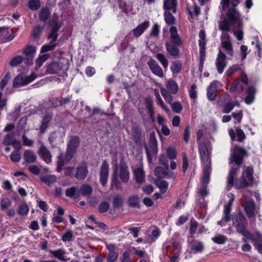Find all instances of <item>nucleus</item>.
<instances>
[{"label": "nucleus", "mask_w": 262, "mask_h": 262, "mask_svg": "<svg viewBox=\"0 0 262 262\" xmlns=\"http://www.w3.org/2000/svg\"><path fill=\"white\" fill-rule=\"evenodd\" d=\"M50 15V11L48 7H42L39 13V18L41 21L45 22L49 18Z\"/></svg>", "instance_id": "33"}, {"label": "nucleus", "mask_w": 262, "mask_h": 262, "mask_svg": "<svg viewBox=\"0 0 262 262\" xmlns=\"http://www.w3.org/2000/svg\"><path fill=\"white\" fill-rule=\"evenodd\" d=\"M215 65L219 74H222L226 67V56L221 50L219 51L217 54L215 60Z\"/></svg>", "instance_id": "12"}, {"label": "nucleus", "mask_w": 262, "mask_h": 262, "mask_svg": "<svg viewBox=\"0 0 262 262\" xmlns=\"http://www.w3.org/2000/svg\"><path fill=\"white\" fill-rule=\"evenodd\" d=\"M231 97L228 93H223L218 98L217 101V105L221 107L225 104L231 101Z\"/></svg>", "instance_id": "31"}, {"label": "nucleus", "mask_w": 262, "mask_h": 262, "mask_svg": "<svg viewBox=\"0 0 262 262\" xmlns=\"http://www.w3.org/2000/svg\"><path fill=\"white\" fill-rule=\"evenodd\" d=\"M110 205L107 202H102L98 206V211L100 213H105L107 211Z\"/></svg>", "instance_id": "63"}, {"label": "nucleus", "mask_w": 262, "mask_h": 262, "mask_svg": "<svg viewBox=\"0 0 262 262\" xmlns=\"http://www.w3.org/2000/svg\"><path fill=\"white\" fill-rule=\"evenodd\" d=\"M80 144V139L76 136H71L67 144V148L65 156L66 162L69 163L73 158Z\"/></svg>", "instance_id": "5"}, {"label": "nucleus", "mask_w": 262, "mask_h": 262, "mask_svg": "<svg viewBox=\"0 0 262 262\" xmlns=\"http://www.w3.org/2000/svg\"><path fill=\"white\" fill-rule=\"evenodd\" d=\"M222 46L225 49L227 54L232 56L233 55V49L231 41L221 42Z\"/></svg>", "instance_id": "40"}, {"label": "nucleus", "mask_w": 262, "mask_h": 262, "mask_svg": "<svg viewBox=\"0 0 262 262\" xmlns=\"http://www.w3.org/2000/svg\"><path fill=\"white\" fill-rule=\"evenodd\" d=\"M49 57L48 54H43L39 56L35 61V69L37 70L39 69Z\"/></svg>", "instance_id": "47"}, {"label": "nucleus", "mask_w": 262, "mask_h": 262, "mask_svg": "<svg viewBox=\"0 0 262 262\" xmlns=\"http://www.w3.org/2000/svg\"><path fill=\"white\" fill-rule=\"evenodd\" d=\"M156 185L159 188L160 191L162 193H164L166 191L168 184L166 181L162 180H158L156 181Z\"/></svg>", "instance_id": "46"}, {"label": "nucleus", "mask_w": 262, "mask_h": 262, "mask_svg": "<svg viewBox=\"0 0 262 262\" xmlns=\"http://www.w3.org/2000/svg\"><path fill=\"white\" fill-rule=\"evenodd\" d=\"M227 237L224 235H219L212 238V240L216 244L222 245L227 241Z\"/></svg>", "instance_id": "54"}, {"label": "nucleus", "mask_w": 262, "mask_h": 262, "mask_svg": "<svg viewBox=\"0 0 262 262\" xmlns=\"http://www.w3.org/2000/svg\"><path fill=\"white\" fill-rule=\"evenodd\" d=\"M155 95L157 100V103L159 105H160L163 109L167 113L169 112L168 107L165 105L164 102L163 101L158 90H155Z\"/></svg>", "instance_id": "44"}, {"label": "nucleus", "mask_w": 262, "mask_h": 262, "mask_svg": "<svg viewBox=\"0 0 262 262\" xmlns=\"http://www.w3.org/2000/svg\"><path fill=\"white\" fill-rule=\"evenodd\" d=\"M156 57L160 61L163 67L165 69H167L168 66V62L165 56L161 53H158L156 55Z\"/></svg>", "instance_id": "55"}, {"label": "nucleus", "mask_w": 262, "mask_h": 262, "mask_svg": "<svg viewBox=\"0 0 262 262\" xmlns=\"http://www.w3.org/2000/svg\"><path fill=\"white\" fill-rule=\"evenodd\" d=\"M133 173L136 182L139 184L143 183L145 181V175L142 165L135 168L133 170Z\"/></svg>", "instance_id": "21"}, {"label": "nucleus", "mask_w": 262, "mask_h": 262, "mask_svg": "<svg viewBox=\"0 0 262 262\" xmlns=\"http://www.w3.org/2000/svg\"><path fill=\"white\" fill-rule=\"evenodd\" d=\"M41 6L39 0H30L28 3V7L33 11L37 10Z\"/></svg>", "instance_id": "43"}, {"label": "nucleus", "mask_w": 262, "mask_h": 262, "mask_svg": "<svg viewBox=\"0 0 262 262\" xmlns=\"http://www.w3.org/2000/svg\"><path fill=\"white\" fill-rule=\"evenodd\" d=\"M216 80L212 81L207 89V96L209 100H214L217 96V84Z\"/></svg>", "instance_id": "17"}, {"label": "nucleus", "mask_w": 262, "mask_h": 262, "mask_svg": "<svg viewBox=\"0 0 262 262\" xmlns=\"http://www.w3.org/2000/svg\"><path fill=\"white\" fill-rule=\"evenodd\" d=\"M14 139L12 135L8 134L4 137V139L2 142L5 145H9L14 143Z\"/></svg>", "instance_id": "59"}, {"label": "nucleus", "mask_w": 262, "mask_h": 262, "mask_svg": "<svg viewBox=\"0 0 262 262\" xmlns=\"http://www.w3.org/2000/svg\"><path fill=\"white\" fill-rule=\"evenodd\" d=\"M227 19L220 21L219 24V27L220 30L223 31H229L230 30V25H234L237 21L231 23L228 19V16L226 15Z\"/></svg>", "instance_id": "29"}, {"label": "nucleus", "mask_w": 262, "mask_h": 262, "mask_svg": "<svg viewBox=\"0 0 262 262\" xmlns=\"http://www.w3.org/2000/svg\"><path fill=\"white\" fill-rule=\"evenodd\" d=\"M56 46V43L50 42L49 44L43 45L41 49V53H46L48 51H52Z\"/></svg>", "instance_id": "62"}, {"label": "nucleus", "mask_w": 262, "mask_h": 262, "mask_svg": "<svg viewBox=\"0 0 262 262\" xmlns=\"http://www.w3.org/2000/svg\"><path fill=\"white\" fill-rule=\"evenodd\" d=\"M200 39L199 40L200 48H205L206 45V34L204 30H201L199 34Z\"/></svg>", "instance_id": "51"}, {"label": "nucleus", "mask_w": 262, "mask_h": 262, "mask_svg": "<svg viewBox=\"0 0 262 262\" xmlns=\"http://www.w3.org/2000/svg\"><path fill=\"white\" fill-rule=\"evenodd\" d=\"M242 206L244 208L246 215L248 218H253L255 216V211L256 205L252 200L248 199L245 194L243 195Z\"/></svg>", "instance_id": "6"}, {"label": "nucleus", "mask_w": 262, "mask_h": 262, "mask_svg": "<svg viewBox=\"0 0 262 262\" xmlns=\"http://www.w3.org/2000/svg\"><path fill=\"white\" fill-rule=\"evenodd\" d=\"M170 40L167 41L166 43L181 46L183 44V41L180 35L178 34L177 29L176 27L172 26L170 28Z\"/></svg>", "instance_id": "10"}, {"label": "nucleus", "mask_w": 262, "mask_h": 262, "mask_svg": "<svg viewBox=\"0 0 262 262\" xmlns=\"http://www.w3.org/2000/svg\"><path fill=\"white\" fill-rule=\"evenodd\" d=\"M65 60H59L58 61H53L46 67V72L49 74H58L63 68V61Z\"/></svg>", "instance_id": "9"}, {"label": "nucleus", "mask_w": 262, "mask_h": 262, "mask_svg": "<svg viewBox=\"0 0 262 262\" xmlns=\"http://www.w3.org/2000/svg\"><path fill=\"white\" fill-rule=\"evenodd\" d=\"M89 173L88 164L85 161H82L77 165L75 172L74 177L78 180H83Z\"/></svg>", "instance_id": "8"}, {"label": "nucleus", "mask_w": 262, "mask_h": 262, "mask_svg": "<svg viewBox=\"0 0 262 262\" xmlns=\"http://www.w3.org/2000/svg\"><path fill=\"white\" fill-rule=\"evenodd\" d=\"M256 92L255 88L253 86H249L247 90V95L245 98V102L248 104L253 102L254 99L255 94Z\"/></svg>", "instance_id": "26"}, {"label": "nucleus", "mask_w": 262, "mask_h": 262, "mask_svg": "<svg viewBox=\"0 0 262 262\" xmlns=\"http://www.w3.org/2000/svg\"><path fill=\"white\" fill-rule=\"evenodd\" d=\"M109 172V165L106 160L102 162L100 171V180L103 186H105L107 182Z\"/></svg>", "instance_id": "13"}, {"label": "nucleus", "mask_w": 262, "mask_h": 262, "mask_svg": "<svg viewBox=\"0 0 262 262\" xmlns=\"http://www.w3.org/2000/svg\"><path fill=\"white\" fill-rule=\"evenodd\" d=\"M167 91L171 94H175L178 92V85L177 82L173 80H169L166 84Z\"/></svg>", "instance_id": "32"}, {"label": "nucleus", "mask_w": 262, "mask_h": 262, "mask_svg": "<svg viewBox=\"0 0 262 262\" xmlns=\"http://www.w3.org/2000/svg\"><path fill=\"white\" fill-rule=\"evenodd\" d=\"M145 105L150 119L152 122L155 121V108L153 101L150 98H146L145 99Z\"/></svg>", "instance_id": "23"}, {"label": "nucleus", "mask_w": 262, "mask_h": 262, "mask_svg": "<svg viewBox=\"0 0 262 262\" xmlns=\"http://www.w3.org/2000/svg\"><path fill=\"white\" fill-rule=\"evenodd\" d=\"M35 52L36 47L33 46H28L23 50V53L25 55L24 58L26 64L31 65L33 63Z\"/></svg>", "instance_id": "11"}, {"label": "nucleus", "mask_w": 262, "mask_h": 262, "mask_svg": "<svg viewBox=\"0 0 262 262\" xmlns=\"http://www.w3.org/2000/svg\"><path fill=\"white\" fill-rule=\"evenodd\" d=\"M190 249L194 253H200L204 249L203 243L199 241H193L190 243Z\"/></svg>", "instance_id": "25"}, {"label": "nucleus", "mask_w": 262, "mask_h": 262, "mask_svg": "<svg viewBox=\"0 0 262 262\" xmlns=\"http://www.w3.org/2000/svg\"><path fill=\"white\" fill-rule=\"evenodd\" d=\"M119 176L123 183L128 182L129 178V174L127 166L123 163L120 164Z\"/></svg>", "instance_id": "18"}, {"label": "nucleus", "mask_w": 262, "mask_h": 262, "mask_svg": "<svg viewBox=\"0 0 262 262\" xmlns=\"http://www.w3.org/2000/svg\"><path fill=\"white\" fill-rule=\"evenodd\" d=\"M163 9L165 11H169L176 13L177 10V0H163Z\"/></svg>", "instance_id": "19"}, {"label": "nucleus", "mask_w": 262, "mask_h": 262, "mask_svg": "<svg viewBox=\"0 0 262 262\" xmlns=\"http://www.w3.org/2000/svg\"><path fill=\"white\" fill-rule=\"evenodd\" d=\"M170 70L173 74L179 73L182 70V64L179 61H176L172 63Z\"/></svg>", "instance_id": "45"}, {"label": "nucleus", "mask_w": 262, "mask_h": 262, "mask_svg": "<svg viewBox=\"0 0 262 262\" xmlns=\"http://www.w3.org/2000/svg\"><path fill=\"white\" fill-rule=\"evenodd\" d=\"M149 22L145 21L143 23L139 25L136 28L133 30V34L135 37H139L141 36L144 31L149 27Z\"/></svg>", "instance_id": "22"}, {"label": "nucleus", "mask_w": 262, "mask_h": 262, "mask_svg": "<svg viewBox=\"0 0 262 262\" xmlns=\"http://www.w3.org/2000/svg\"><path fill=\"white\" fill-rule=\"evenodd\" d=\"M11 205V201L9 198H5L1 201V209L4 211L7 210Z\"/></svg>", "instance_id": "53"}, {"label": "nucleus", "mask_w": 262, "mask_h": 262, "mask_svg": "<svg viewBox=\"0 0 262 262\" xmlns=\"http://www.w3.org/2000/svg\"><path fill=\"white\" fill-rule=\"evenodd\" d=\"M20 158V152L18 149L14 150L10 155V159L13 162H18Z\"/></svg>", "instance_id": "58"}, {"label": "nucleus", "mask_w": 262, "mask_h": 262, "mask_svg": "<svg viewBox=\"0 0 262 262\" xmlns=\"http://www.w3.org/2000/svg\"><path fill=\"white\" fill-rule=\"evenodd\" d=\"M179 47V46L177 45L165 43V47L167 53L175 59L178 58L180 56V51L178 48Z\"/></svg>", "instance_id": "20"}, {"label": "nucleus", "mask_w": 262, "mask_h": 262, "mask_svg": "<svg viewBox=\"0 0 262 262\" xmlns=\"http://www.w3.org/2000/svg\"><path fill=\"white\" fill-rule=\"evenodd\" d=\"M24 60V58L21 56H16L14 57L9 62V65L11 67H15L20 64Z\"/></svg>", "instance_id": "48"}, {"label": "nucleus", "mask_w": 262, "mask_h": 262, "mask_svg": "<svg viewBox=\"0 0 262 262\" xmlns=\"http://www.w3.org/2000/svg\"><path fill=\"white\" fill-rule=\"evenodd\" d=\"M147 64L153 74L159 77H164L162 68L155 60L151 59L147 62Z\"/></svg>", "instance_id": "16"}, {"label": "nucleus", "mask_w": 262, "mask_h": 262, "mask_svg": "<svg viewBox=\"0 0 262 262\" xmlns=\"http://www.w3.org/2000/svg\"><path fill=\"white\" fill-rule=\"evenodd\" d=\"M51 253L56 258L59 259V260L63 261H66L69 259V258H65L64 255L66 254V251L62 249H58L55 251H52Z\"/></svg>", "instance_id": "38"}, {"label": "nucleus", "mask_w": 262, "mask_h": 262, "mask_svg": "<svg viewBox=\"0 0 262 262\" xmlns=\"http://www.w3.org/2000/svg\"><path fill=\"white\" fill-rule=\"evenodd\" d=\"M240 0H231L229 1V6L225 10L223 11H225L226 9L228 8L226 14L228 16V20L231 23L235 21L238 22L239 25H242V19L240 17V14L238 10L236 9V7L239 4Z\"/></svg>", "instance_id": "3"}, {"label": "nucleus", "mask_w": 262, "mask_h": 262, "mask_svg": "<svg viewBox=\"0 0 262 262\" xmlns=\"http://www.w3.org/2000/svg\"><path fill=\"white\" fill-rule=\"evenodd\" d=\"M198 226V222L195 220L191 219L190 221V228L189 230V233L191 237H192L193 234L195 233Z\"/></svg>", "instance_id": "57"}, {"label": "nucleus", "mask_w": 262, "mask_h": 262, "mask_svg": "<svg viewBox=\"0 0 262 262\" xmlns=\"http://www.w3.org/2000/svg\"><path fill=\"white\" fill-rule=\"evenodd\" d=\"M167 170L166 168H164L160 166H157L155 169V174L158 178H164L168 175Z\"/></svg>", "instance_id": "42"}, {"label": "nucleus", "mask_w": 262, "mask_h": 262, "mask_svg": "<svg viewBox=\"0 0 262 262\" xmlns=\"http://www.w3.org/2000/svg\"><path fill=\"white\" fill-rule=\"evenodd\" d=\"M160 91L162 95L164 97L165 100L168 103H171L172 101V97L170 94V93L164 88L160 89Z\"/></svg>", "instance_id": "49"}, {"label": "nucleus", "mask_w": 262, "mask_h": 262, "mask_svg": "<svg viewBox=\"0 0 262 262\" xmlns=\"http://www.w3.org/2000/svg\"><path fill=\"white\" fill-rule=\"evenodd\" d=\"M115 186L116 188L117 189H122L121 183L119 181L117 177V169H116L115 171L113 172L112 174V186Z\"/></svg>", "instance_id": "50"}, {"label": "nucleus", "mask_w": 262, "mask_h": 262, "mask_svg": "<svg viewBox=\"0 0 262 262\" xmlns=\"http://www.w3.org/2000/svg\"><path fill=\"white\" fill-rule=\"evenodd\" d=\"M199 152L202 162L205 163V165L211 166L210 154L205 144H202L200 145Z\"/></svg>", "instance_id": "15"}, {"label": "nucleus", "mask_w": 262, "mask_h": 262, "mask_svg": "<svg viewBox=\"0 0 262 262\" xmlns=\"http://www.w3.org/2000/svg\"><path fill=\"white\" fill-rule=\"evenodd\" d=\"M248 157L247 151L243 148L235 145L231 149V153L229 159V164H235L236 167H233L229 171L228 177V183L229 185L233 186L234 177L237 173L239 167L241 166L244 157Z\"/></svg>", "instance_id": "1"}, {"label": "nucleus", "mask_w": 262, "mask_h": 262, "mask_svg": "<svg viewBox=\"0 0 262 262\" xmlns=\"http://www.w3.org/2000/svg\"><path fill=\"white\" fill-rule=\"evenodd\" d=\"M233 225L235 227L236 232L247 237L250 235V232L246 230L248 224L247 219L241 211L238 215L232 218Z\"/></svg>", "instance_id": "2"}, {"label": "nucleus", "mask_w": 262, "mask_h": 262, "mask_svg": "<svg viewBox=\"0 0 262 262\" xmlns=\"http://www.w3.org/2000/svg\"><path fill=\"white\" fill-rule=\"evenodd\" d=\"M253 169L252 167H248L245 172L242 173V176L236 180L235 186L236 189H239L247 187L253 180Z\"/></svg>", "instance_id": "4"}, {"label": "nucleus", "mask_w": 262, "mask_h": 262, "mask_svg": "<svg viewBox=\"0 0 262 262\" xmlns=\"http://www.w3.org/2000/svg\"><path fill=\"white\" fill-rule=\"evenodd\" d=\"M169 11H165L164 13V20L166 24L172 25L175 23V18Z\"/></svg>", "instance_id": "41"}, {"label": "nucleus", "mask_w": 262, "mask_h": 262, "mask_svg": "<svg viewBox=\"0 0 262 262\" xmlns=\"http://www.w3.org/2000/svg\"><path fill=\"white\" fill-rule=\"evenodd\" d=\"M40 180L46 183L48 186H50L56 182L57 178L55 175H49L45 177H41Z\"/></svg>", "instance_id": "39"}, {"label": "nucleus", "mask_w": 262, "mask_h": 262, "mask_svg": "<svg viewBox=\"0 0 262 262\" xmlns=\"http://www.w3.org/2000/svg\"><path fill=\"white\" fill-rule=\"evenodd\" d=\"M29 211V207L27 204H21L18 208V213L21 215H26Z\"/></svg>", "instance_id": "64"}, {"label": "nucleus", "mask_w": 262, "mask_h": 262, "mask_svg": "<svg viewBox=\"0 0 262 262\" xmlns=\"http://www.w3.org/2000/svg\"><path fill=\"white\" fill-rule=\"evenodd\" d=\"M93 192V188L89 184H82L79 189L78 195L80 194L89 198Z\"/></svg>", "instance_id": "24"}, {"label": "nucleus", "mask_w": 262, "mask_h": 262, "mask_svg": "<svg viewBox=\"0 0 262 262\" xmlns=\"http://www.w3.org/2000/svg\"><path fill=\"white\" fill-rule=\"evenodd\" d=\"M36 78V75L33 73L31 74L29 76L23 73L19 74L15 78L13 81V86L14 88H18L26 85Z\"/></svg>", "instance_id": "7"}, {"label": "nucleus", "mask_w": 262, "mask_h": 262, "mask_svg": "<svg viewBox=\"0 0 262 262\" xmlns=\"http://www.w3.org/2000/svg\"><path fill=\"white\" fill-rule=\"evenodd\" d=\"M123 205V199L120 195L115 196L113 200V206L114 208H119Z\"/></svg>", "instance_id": "52"}, {"label": "nucleus", "mask_w": 262, "mask_h": 262, "mask_svg": "<svg viewBox=\"0 0 262 262\" xmlns=\"http://www.w3.org/2000/svg\"><path fill=\"white\" fill-rule=\"evenodd\" d=\"M211 172V166L209 165H205L204 168L203 177L202 184L207 185L210 179Z\"/></svg>", "instance_id": "30"}, {"label": "nucleus", "mask_w": 262, "mask_h": 262, "mask_svg": "<svg viewBox=\"0 0 262 262\" xmlns=\"http://www.w3.org/2000/svg\"><path fill=\"white\" fill-rule=\"evenodd\" d=\"M59 29V26H53L50 34L48 36V39H51V42L54 43L57 40L58 37L57 32Z\"/></svg>", "instance_id": "37"}, {"label": "nucleus", "mask_w": 262, "mask_h": 262, "mask_svg": "<svg viewBox=\"0 0 262 262\" xmlns=\"http://www.w3.org/2000/svg\"><path fill=\"white\" fill-rule=\"evenodd\" d=\"M235 24H237L238 26V30L237 31H235L233 30L234 34L236 36L237 39L238 40H242L243 38V31L242 29L243 27V23H242V25H239L238 22H236Z\"/></svg>", "instance_id": "56"}, {"label": "nucleus", "mask_w": 262, "mask_h": 262, "mask_svg": "<svg viewBox=\"0 0 262 262\" xmlns=\"http://www.w3.org/2000/svg\"><path fill=\"white\" fill-rule=\"evenodd\" d=\"M24 158L26 162L32 163L36 161L37 156L33 151L26 150L24 154Z\"/></svg>", "instance_id": "28"}, {"label": "nucleus", "mask_w": 262, "mask_h": 262, "mask_svg": "<svg viewBox=\"0 0 262 262\" xmlns=\"http://www.w3.org/2000/svg\"><path fill=\"white\" fill-rule=\"evenodd\" d=\"M11 78V73L8 72L0 82V89L3 90Z\"/></svg>", "instance_id": "60"}, {"label": "nucleus", "mask_w": 262, "mask_h": 262, "mask_svg": "<svg viewBox=\"0 0 262 262\" xmlns=\"http://www.w3.org/2000/svg\"><path fill=\"white\" fill-rule=\"evenodd\" d=\"M145 149L148 160L150 161L151 160L150 155L156 154L157 152V144L149 142L148 146H145Z\"/></svg>", "instance_id": "27"}, {"label": "nucleus", "mask_w": 262, "mask_h": 262, "mask_svg": "<svg viewBox=\"0 0 262 262\" xmlns=\"http://www.w3.org/2000/svg\"><path fill=\"white\" fill-rule=\"evenodd\" d=\"M128 205L133 208H140L139 198L137 195L130 196L127 201Z\"/></svg>", "instance_id": "35"}, {"label": "nucleus", "mask_w": 262, "mask_h": 262, "mask_svg": "<svg viewBox=\"0 0 262 262\" xmlns=\"http://www.w3.org/2000/svg\"><path fill=\"white\" fill-rule=\"evenodd\" d=\"M223 109L222 110V112L225 114L229 113L234 108V104H232V102L229 101V102L225 104L222 106Z\"/></svg>", "instance_id": "61"}, {"label": "nucleus", "mask_w": 262, "mask_h": 262, "mask_svg": "<svg viewBox=\"0 0 262 262\" xmlns=\"http://www.w3.org/2000/svg\"><path fill=\"white\" fill-rule=\"evenodd\" d=\"M132 135L134 141L139 144L141 141V130L138 127H134L132 131Z\"/></svg>", "instance_id": "36"}, {"label": "nucleus", "mask_w": 262, "mask_h": 262, "mask_svg": "<svg viewBox=\"0 0 262 262\" xmlns=\"http://www.w3.org/2000/svg\"><path fill=\"white\" fill-rule=\"evenodd\" d=\"M38 154L47 163H50L52 162V155L42 142H41L40 146L38 150Z\"/></svg>", "instance_id": "14"}, {"label": "nucleus", "mask_w": 262, "mask_h": 262, "mask_svg": "<svg viewBox=\"0 0 262 262\" xmlns=\"http://www.w3.org/2000/svg\"><path fill=\"white\" fill-rule=\"evenodd\" d=\"M52 117V115L49 114H46L43 117L40 127V132L41 133H43L48 127V124L51 121Z\"/></svg>", "instance_id": "34"}]
</instances>
